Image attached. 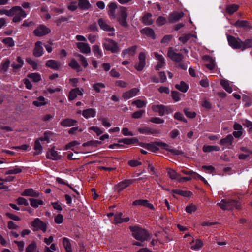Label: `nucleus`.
Listing matches in <instances>:
<instances>
[{
	"label": "nucleus",
	"instance_id": "nucleus-1",
	"mask_svg": "<svg viewBox=\"0 0 252 252\" xmlns=\"http://www.w3.org/2000/svg\"><path fill=\"white\" fill-rule=\"evenodd\" d=\"M129 229L132 232V236L138 241L142 242L150 239L149 232L145 229L138 226H130Z\"/></svg>",
	"mask_w": 252,
	"mask_h": 252
},
{
	"label": "nucleus",
	"instance_id": "nucleus-10",
	"mask_svg": "<svg viewBox=\"0 0 252 252\" xmlns=\"http://www.w3.org/2000/svg\"><path fill=\"white\" fill-rule=\"evenodd\" d=\"M184 16V13L183 12H174L171 13L168 18V20L169 23H174L179 21Z\"/></svg>",
	"mask_w": 252,
	"mask_h": 252
},
{
	"label": "nucleus",
	"instance_id": "nucleus-46",
	"mask_svg": "<svg viewBox=\"0 0 252 252\" xmlns=\"http://www.w3.org/2000/svg\"><path fill=\"white\" fill-rule=\"evenodd\" d=\"M39 140H40L39 139H36L35 140V141L34 142V149L35 150H36V151L38 150L39 151H38V152L36 151V152H34L33 155H36L39 154L42 149V147L40 143Z\"/></svg>",
	"mask_w": 252,
	"mask_h": 252
},
{
	"label": "nucleus",
	"instance_id": "nucleus-31",
	"mask_svg": "<svg viewBox=\"0 0 252 252\" xmlns=\"http://www.w3.org/2000/svg\"><path fill=\"white\" fill-rule=\"evenodd\" d=\"M63 244L66 252H72L71 244L68 238L63 237Z\"/></svg>",
	"mask_w": 252,
	"mask_h": 252
},
{
	"label": "nucleus",
	"instance_id": "nucleus-40",
	"mask_svg": "<svg viewBox=\"0 0 252 252\" xmlns=\"http://www.w3.org/2000/svg\"><path fill=\"white\" fill-rule=\"evenodd\" d=\"M167 171L169 177L171 180H175L180 176V174L171 168H168Z\"/></svg>",
	"mask_w": 252,
	"mask_h": 252
},
{
	"label": "nucleus",
	"instance_id": "nucleus-49",
	"mask_svg": "<svg viewBox=\"0 0 252 252\" xmlns=\"http://www.w3.org/2000/svg\"><path fill=\"white\" fill-rule=\"evenodd\" d=\"M92 87L96 93H100V88H104L105 85L103 83H97L94 84Z\"/></svg>",
	"mask_w": 252,
	"mask_h": 252
},
{
	"label": "nucleus",
	"instance_id": "nucleus-23",
	"mask_svg": "<svg viewBox=\"0 0 252 252\" xmlns=\"http://www.w3.org/2000/svg\"><path fill=\"white\" fill-rule=\"evenodd\" d=\"M77 123V121L75 120L69 118H66L63 120L61 122L60 125L63 126L67 127L75 126L76 125Z\"/></svg>",
	"mask_w": 252,
	"mask_h": 252
},
{
	"label": "nucleus",
	"instance_id": "nucleus-25",
	"mask_svg": "<svg viewBox=\"0 0 252 252\" xmlns=\"http://www.w3.org/2000/svg\"><path fill=\"white\" fill-rule=\"evenodd\" d=\"M140 32L142 34H145L147 36L149 37H151L153 39H155L156 38V35L154 32V30L149 27H146L144 29H142Z\"/></svg>",
	"mask_w": 252,
	"mask_h": 252
},
{
	"label": "nucleus",
	"instance_id": "nucleus-6",
	"mask_svg": "<svg viewBox=\"0 0 252 252\" xmlns=\"http://www.w3.org/2000/svg\"><path fill=\"white\" fill-rule=\"evenodd\" d=\"M51 30L44 25H40L33 31L35 35L41 37L50 33Z\"/></svg>",
	"mask_w": 252,
	"mask_h": 252
},
{
	"label": "nucleus",
	"instance_id": "nucleus-41",
	"mask_svg": "<svg viewBox=\"0 0 252 252\" xmlns=\"http://www.w3.org/2000/svg\"><path fill=\"white\" fill-rule=\"evenodd\" d=\"M69 66L72 69H75L77 72L81 71V67L78 62L74 59H72L69 63Z\"/></svg>",
	"mask_w": 252,
	"mask_h": 252
},
{
	"label": "nucleus",
	"instance_id": "nucleus-14",
	"mask_svg": "<svg viewBox=\"0 0 252 252\" xmlns=\"http://www.w3.org/2000/svg\"><path fill=\"white\" fill-rule=\"evenodd\" d=\"M14 15H15L13 17L12 21L15 23L21 21L22 18H25L27 16L25 11L21 7L20 9L16 10V13Z\"/></svg>",
	"mask_w": 252,
	"mask_h": 252
},
{
	"label": "nucleus",
	"instance_id": "nucleus-16",
	"mask_svg": "<svg viewBox=\"0 0 252 252\" xmlns=\"http://www.w3.org/2000/svg\"><path fill=\"white\" fill-rule=\"evenodd\" d=\"M139 92V89L136 88H134L128 91L124 92L123 94V97L124 99H128L134 96Z\"/></svg>",
	"mask_w": 252,
	"mask_h": 252
},
{
	"label": "nucleus",
	"instance_id": "nucleus-20",
	"mask_svg": "<svg viewBox=\"0 0 252 252\" xmlns=\"http://www.w3.org/2000/svg\"><path fill=\"white\" fill-rule=\"evenodd\" d=\"M98 24L100 28L104 31L108 32L114 31V28L113 27H111L102 18L98 19Z\"/></svg>",
	"mask_w": 252,
	"mask_h": 252
},
{
	"label": "nucleus",
	"instance_id": "nucleus-19",
	"mask_svg": "<svg viewBox=\"0 0 252 252\" xmlns=\"http://www.w3.org/2000/svg\"><path fill=\"white\" fill-rule=\"evenodd\" d=\"M233 25L237 28L252 29V26H251L250 22L246 20H238L233 24Z\"/></svg>",
	"mask_w": 252,
	"mask_h": 252
},
{
	"label": "nucleus",
	"instance_id": "nucleus-5",
	"mask_svg": "<svg viewBox=\"0 0 252 252\" xmlns=\"http://www.w3.org/2000/svg\"><path fill=\"white\" fill-rule=\"evenodd\" d=\"M32 226L34 228V230H42L45 232L47 230V225L39 218H36L31 222Z\"/></svg>",
	"mask_w": 252,
	"mask_h": 252
},
{
	"label": "nucleus",
	"instance_id": "nucleus-62",
	"mask_svg": "<svg viewBox=\"0 0 252 252\" xmlns=\"http://www.w3.org/2000/svg\"><path fill=\"white\" fill-rule=\"evenodd\" d=\"M217 205L223 210H228L226 199L221 200L220 202L217 203Z\"/></svg>",
	"mask_w": 252,
	"mask_h": 252
},
{
	"label": "nucleus",
	"instance_id": "nucleus-48",
	"mask_svg": "<svg viewBox=\"0 0 252 252\" xmlns=\"http://www.w3.org/2000/svg\"><path fill=\"white\" fill-rule=\"evenodd\" d=\"M157 142H155L154 143H148V145H147V149L153 152H156L157 151H158V145H157Z\"/></svg>",
	"mask_w": 252,
	"mask_h": 252
},
{
	"label": "nucleus",
	"instance_id": "nucleus-22",
	"mask_svg": "<svg viewBox=\"0 0 252 252\" xmlns=\"http://www.w3.org/2000/svg\"><path fill=\"white\" fill-rule=\"evenodd\" d=\"M228 210L233 209L235 208L237 209L241 208L240 203L236 200L226 199Z\"/></svg>",
	"mask_w": 252,
	"mask_h": 252
},
{
	"label": "nucleus",
	"instance_id": "nucleus-8",
	"mask_svg": "<svg viewBox=\"0 0 252 252\" xmlns=\"http://www.w3.org/2000/svg\"><path fill=\"white\" fill-rule=\"evenodd\" d=\"M146 55L144 52H140L138 55L139 62L134 65L135 68L138 71H142L145 66Z\"/></svg>",
	"mask_w": 252,
	"mask_h": 252
},
{
	"label": "nucleus",
	"instance_id": "nucleus-56",
	"mask_svg": "<svg viewBox=\"0 0 252 252\" xmlns=\"http://www.w3.org/2000/svg\"><path fill=\"white\" fill-rule=\"evenodd\" d=\"M183 111L186 116L188 118L193 119L196 116V113L195 112L189 111V108H184Z\"/></svg>",
	"mask_w": 252,
	"mask_h": 252
},
{
	"label": "nucleus",
	"instance_id": "nucleus-33",
	"mask_svg": "<svg viewBox=\"0 0 252 252\" xmlns=\"http://www.w3.org/2000/svg\"><path fill=\"white\" fill-rule=\"evenodd\" d=\"M78 6L82 10H87L91 7V4L88 0H78Z\"/></svg>",
	"mask_w": 252,
	"mask_h": 252
},
{
	"label": "nucleus",
	"instance_id": "nucleus-51",
	"mask_svg": "<svg viewBox=\"0 0 252 252\" xmlns=\"http://www.w3.org/2000/svg\"><path fill=\"white\" fill-rule=\"evenodd\" d=\"M37 248L35 241H32L26 248V252H34Z\"/></svg>",
	"mask_w": 252,
	"mask_h": 252
},
{
	"label": "nucleus",
	"instance_id": "nucleus-13",
	"mask_svg": "<svg viewBox=\"0 0 252 252\" xmlns=\"http://www.w3.org/2000/svg\"><path fill=\"white\" fill-rule=\"evenodd\" d=\"M46 158L48 159L58 160L61 158V156L59 155L57 151H55L54 148H51L47 152Z\"/></svg>",
	"mask_w": 252,
	"mask_h": 252
},
{
	"label": "nucleus",
	"instance_id": "nucleus-61",
	"mask_svg": "<svg viewBox=\"0 0 252 252\" xmlns=\"http://www.w3.org/2000/svg\"><path fill=\"white\" fill-rule=\"evenodd\" d=\"M22 171V169L20 167H16L15 168L13 169H10L8 171H7L5 172V175H9V174H18L20 173Z\"/></svg>",
	"mask_w": 252,
	"mask_h": 252
},
{
	"label": "nucleus",
	"instance_id": "nucleus-24",
	"mask_svg": "<svg viewBox=\"0 0 252 252\" xmlns=\"http://www.w3.org/2000/svg\"><path fill=\"white\" fill-rule=\"evenodd\" d=\"M203 59L209 62V63L206 64V67L210 70H212L215 68L214 60L209 55H205L203 57Z\"/></svg>",
	"mask_w": 252,
	"mask_h": 252
},
{
	"label": "nucleus",
	"instance_id": "nucleus-9",
	"mask_svg": "<svg viewBox=\"0 0 252 252\" xmlns=\"http://www.w3.org/2000/svg\"><path fill=\"white\" fill-rule=\"evenodd\" d=\"M134 181V180L132 179H127L125 180L122 182H121L115 186V189L117 191L118 193H120L124 189L126 188V187H128L130 185L132 184Z\"/></svg>",
	"mask_w": 252,
	"mask_h": 252
},
{
	"label": "nucleus",
	"instance_id": "nucleus-45",
	"mask_svg": "<svg viewBox=\"0 0 252 252\" xmlns=\"http://www.w3.org/2000/svg\"><path fill=\"white\" fill-rule=\"evenodd\" d=\"M29 200L31 203V205L34 208H37L39 205H41L43 204V202L41 200L30 198Z\"/></svg>",
	"mask_w": 252,
	"mask_h": 252
},
{
	"label": "nucleus",
	"instance_id": "nucleus-26",
	"mask_svg": "<svg viewBox=\"0 0 252 252\" xmlns=\"http://www.w3.org/2000/svg\"><path fill=\"white\" fill-rule=\"evenodd\" d=\"M108 15L111 19H115L116 18L115 15V10L117 8V5L115 2L110 3L109 5Z\"/></svg>",
	"mask_w": 252,
	"mask_h": 252
},
{
	"label": "nucleus",
	"instance_id": "nucleus-47",
	"mask_svg": "<svg viewBox=\"0 0 252 252\" xmlns=\"http://www.w3.org/2000/svg\"><path fill=\"white\" fill-rule=\"evenodd\" d=\"M79 91V88L71 89L69 92L68 99L69 101L74 100L77 96V91Z\"/></svg>",
	"mask_w": 252,
	"mask_h": 252
},
{
	"label": "nucleus",
	"instance_id": "nucleus-52",
	"mask_svg": "<svg viewBox=\"0 0 252 252\" xmlns=\"http://www.w3.org/2000/svg\"><path fill=\"white\" fill-rule=\"evenodd\" d=\"M93 51L94 55L97 57L100 58L102 56V53L98 45H94L93 46Z\"/></svg>",
	"mask_w": 252,
	"mask_h": 252
},
{
	"label": "nucleus",
	"instance_id": "nucleus-64",
	"mask_svg": "<svg viewBox=\"0 0 252 252\" xmlns=\"http://www.w3.org/2000/svg\"><path fill=\"white\" fill-rule=\"evenodd\" d=\"M166 19L163 16H159L156 20V23L158 26H161L165 24Z\"/></svg>",
	"mask_w": 252,
	"mask_h": 252
},
{
	"label": "nucleus",
	"instance_id": "nucleus-37",
	"mask_svg": "<svg viewBox=\"0 0 252 252\" xmlns=\"http://www.w3.org/2000/svg\"><path fill=\"white\" fill-rule=\"evenodd\" d=\"M252 47V38L247 39L244 41H241V50L243 51L247 48Z\"/></svg>",
	"mask_w": 252,
	"mask_h": 252
},
{
	"label": "nucleus",
	"instance_id": "nucleus-11",
	"mask_svg": "<svg viewBox=\"0 0 252 252\" xmlns=\"http://www.w3.org/2000/svg\"><path fill=\"white\" fill-rule=\"evenodd\" d=\"M41 41H37L35 44V47L33 51V55L36 57H39L43 55V49L41 46Z\"/></svg>",
	"mask_w": 252,
	"mask_h": 252
},
{
	"label": "nucleus",
	"instance_id": "nucleus-36",
	"mask_svg": "<svg viewBox=\"0 0 252 252\" xmlns=\"http://www.w3.org/2000/svg\"><path fill=\"white\" fill-rule=\"evenodd\" d=\"M172 192L184 197H190L192 195V193L190 191H183L180 189H173Z\"/></svg>",
	"mask_w": 252,
	"mask_h": 252
},
{
	"label": "nucleus",
	"instance_id": "nucleus-4",
	"mask_svg": "<svg viewBox=\"0 0 252 252\" xmlns=\"http://www.w3.org/2000/svg\"><path fill=\"white\" fill-rule=\"evenodd\" d=\"M167 56L175 63H180L184 59L182 54L176 53L172 47H169L168 50Z\"/></svg>",
	"mask_w": 252,
	"mask_h": 252
},
{
	"label": "nucleus",
	"instance_id": "nucleus-63",
	"mask_svg": "<svg viewBox=\"0 0 252 252\" xmlns=\"http://www.w3.org/2000/svg\"><path fill=\"white\" fill-rule=\"evenodd\" d=\"M203 242L200 239H197L195 244L191 246V249L194 250H198L203 246Z\"/></svg>",
	"mask_w": 252,
	"mask_h": 252
},
{
	"label": "nucleus",
	"instance_id": "nucleus-42",
	"mask_svg": "<svg viewBox=\"0 0 252 252\" xmlns=\"http://www.w3.org/2000/svg\"><path fill=\"white\" fill-rule=\"evenodd\" d=\"M27 77L34 82H38L41 80V76L37 73H32L28 74Z\"/></svg>",
	"mask_w": 252,
	"mask_h": 252
},
{
	"label": "nucleus",
	"instance_id": "nucleus-30",
	"mask_svg": "<svg viewBox=\"0 0 252 252\" xmlns=\"http://www.w3.org/2000/svg\"><path fill=\"white\" fill-rule=\"evenodd\" d=\"M10 64V61L9 59H6L4 62L1 63V65L0 66V72L4 74L5 73L9 67Z\"/></svg>",
	"mask_w": 252,
	"mask_h": 252
},
{
	"label": "nucleus",
	"instance_id": "nucleus-54",
	"mask_svg": "<svg viewBox=\"0 0 252 252\" xmlns=\"http://www.w3.org/2000/svg\"><path fill=\"white\" fill-rule=\"evenodd\" d=\"M182 94L178 91H171V96L175 102H177L180 100L181 98L180 96Z\"/></svg>",
	"mask_w": 252,
	"mask_h": 252
},
{
	"label": "nucleus",
	"instance_id": "nucleus-44",
	"mask_svg": "<svg viewBox=\"0 0 252 252\" xmlns=\"http://www.w3.org/2000/svg\"><path fill=\"white\" fill-rule=\"evenodd\" d=\"M33 105L37 107H40L46 104L45 101V98L43 96H39L37 100H35L33 102Z\"/></svg>",
	"mask_w": 252,
	"mask_h": 252
},
{
	"label": "nucleus",
	"instance_id": "nucleus-3",
	"mask_svg": "<svg viewBox=\"0 0 252 252\" xmlns=\"http://www.w3.org/2000/svg\"><path fill=\"white\" fill-rule=\"evenodd\" d=\"M103 46L105 50L111 51L113 53H117L120 50L117 42L110 38L105 39V41L103 43Z\"/></svg>",
	"mask_w": 252,
	"mask_h": 252
},
{
	"label": "nucleus",
	"instance_id": "nucleus-15",
	"mask_svg": "<svg viewBox=\"0 0 252 252\" xmlns=\"http://www.w3.org/2000/svg\"><path fill=\"white\" fill-rule=\"evenodd\" d=\"M154 56L155 58L158 60V62L156 66L155 67V69L156 70H159L160 68L163 67V66L165 64V62L164 58L161 55L158 54L157 52L154 53Z\"/></svg>",
	"mask_w": 252,
	"mask_h": 252
},
{
	"label": "nucleus",
	"instance_id": "nucleus-7",
	"mask_svg": "<svg viewBox=\"0 0 252 252\" xmlns=\"http://www.w3.org/2000/svg\"><path fill=\"white\" fill-rule=\"evenodd\" d=\"M227 40L229 45L233 49H237L241 48V40L232 35H228Z\"/></svg>",
	"mask_w": 252,
	"mask_h": 252
},
{
	"label": "nucleus",
	"instance_id": "nucleus-32",
	"mask_svg": "<svg viewBox=\"0 0 252 252\" xmlns=\"http://www.w3.org/2000/svg\"><path fill=\"white\" fill-rule=\"evenodd\" d=\"M119 143H123L124 144L127 145H130L138 142V140L136 138H125L124 139H119L118 140Z\"/></svg>",
	"mask_w": 252,
	"mask_h": 252
},
{
	"label": "nucleus",
	"instance_id": "nucleus-18",
	"mask_svg": "<svg viewBox=\"0 0 252 252\" xmlns=\"http://www.w3.org/2000/svg\"><path fill=\"white\" fill-rule=\"evenodd\" d=\"M233 140L234 138L232 135L229 134L226 137L221 139L220 141V144L229 148V146L232 145Z\"/></svg>",
	"mask_w": 252,
	"mask_h": 252
},
{
	"label": "nucleus",
	"instance_id": "nucleus-58",
	"mask_svg": "<svg viewBox=\"0 0 252 252\" xmlns=\"http://www.w3.org/2000/svg\"><path fill=\"white\" fill-rule=\"evenodd\" d=\"M2 42L10 47L14 46V41L11 37H7L3 39Z\"/></svg>",
	"mask_w": 252,
	"mask_h": 252
},
{
	"label": "nucleus",
	"instance_id": "nucleus-21",
	"mask_svg": "<svg viewBox=\"0 0 252 252\" xmlns=\"http://www.w3.org/2000/svg\"><path fill=\"white\" fill-rule=\"evenodd\" d=\"M77 47L80 50V52L88 54L91 52V49L89 45L84 42H78L77 43Z\"/></svg>",
	"mask_w": 252,
	"mask_h": 252
},
{
	"label": "nucleus",
	"instance_id": "nucleus-39",
	"mask_svg": "<svg viewBox=\"0 0 252 252\" xmlns=\"http://www.w3.org/2000/svg\"><path fill=\"white\" fill-rule=\"evenodd\" d=\"M202 150L204 152L207 153L213 151H219L220 150V148L218 146L204 145L203 147Z\"/></svg>",
	"mask_w": 252,
	"mask_h": 252
},
{
	"label": "nucleus",
	"instance_id": "nucleus-59",
	"mask_svg": "<svg viewBox=\"0 0 252 252\" xmlns=\"http://www.w3.org/2000/svg\"><path fill=\"white\" fill-rule=\"evenodd\" d=\"M174 119L184 122V123H187V120L184 117L183 115L180 112H176L174 115Z\"/></svg>",
	"mask_w": 252,
	"mask_h": 252
},
{
	"label": "nucleus",
	"instance_id": "nucleus-55",
	"mask_svg": "<svg viewBox=\"0 0 252 252\" xmlns=\"http://www.w3.org/2000/svg\"><path fill=\"white\" fill-rule=\"evenodd\" d=\"M56 181L59 183V184H63V185H66L67 186V187H69L74 192H75L78 195H79V192L75 189H74L73 187H72L69 184H68L67 183H66L64 181H63V179H62L61 178H56Z\"/></svg>",
	"mask_w": 252,
	"mask_h": 252
},
{
	"label": "nucleus",
	"instance_id": "nucleus-60",
	"mask_svg": "<svg viewBox=\"0 0 252 252\" xmlns=\"http://www.w3.org/2000/svg\"><path fill=\"white\" fill-rule=\"evenodd\" d=\"M132 105H136L137 108H140L144 107L146 105V102L144 101H142L141 100L138 99L135 101H133L132 102Z\"/></svg>",
	"mask_w": 252,
	"mask_h": 252
},
{
	"label": "nucleus",
	"instance_id": "nucleus-43",
	"mask_svg": "<svg viewBox=\"0 0 252 252\" xmlns=\"http://www.w3.org/2000/svg\"><path fill=\"white\" fill-rule=\"evenodd\" d=\"M220 84L228 93H231L232 92V88L230 86L228 81L225 80H221L220 81Z\"/></svg>",
	"mask_w": 252,
	"mask_h": 252
},
{
	"label": "nucleus",
	"instance_id": "nucleus-12",
	"mask_svg": "<svg viewBox=\"0 0 252 252\" xmlns=\"http://www.w3.org/2000/svg\"><path fill=\"white\" fill-rule=\"evenodd\" d=\"M46 67L54 70H58L61 67V63L54 60H48L45 64Z\"/></svg>",
	"mask_w": 252,
	"mask_h": 252
},
{
	"label": "nucleus",
	"instance_id": "nucleus-50",
	"mask_svg": "<svg viewBox=\"0 0 252 252\" xmlns=\"http://www.w3.org/2000/svg\"><path fill=\"white\" fill-rule=\"evenodd\" d=\"M20 6H16L11 8L9 10L5 9V14L8 16H12L16 13L17 9H20Z\"/></svg>",
	"mask_w": 252,
	"mask_h": 252
},
{
	"label": "nucleus",
	"instance_id": "nucleus-53",
	"mask_svg": "<svg viewBox=\"0 0 252 252\" xmlns=\"http://www.w3.org/2000/svg\"><path fill=\"white\" fill-rule=\"evenodd\" d=\"M192 36H193V35L191 34V33L184 34L182 36H181L179 38V40L182 42L183 43L185 44Z\"/></svg>",
	"mask_w": 252,
	"mask_h": 252
},
{
	"label": "nucleus",
	"instance_id": "nucleus-35",
	"mask_svg": "<svg viewBox=\"0 0 252 252\" xmlns=\"http://www.w3.org/2000/svg\"><path fill=\"white\" fill-rule=\"evenodd\" d=\"M151 17L152 14L151 13H146L142 18V21L143 23L147 25H151L153 23V21Z\"/></svg>",
	"mask_w": 252,
	"mask_h": 252
},
{
	"label": "nucleus",
	"instance_id": "nucleus-34",
	"mask_svg": "<svg viewBox=\"0 0 252 252\" xmlns=\"http://www.w3.org/2000/svg\"><path fill=\"white\" fill-rule=\"evenodd\" d=\"M175 87L183 93H186L189 89V86L184 81H181L180 84H176Z\"/></svg>",
	"mask_w": 252,
	"mask_h": 252
},
{
	"label": "nucleus",
	"instance_id": "nucleus-57",
	"mask_svg": "<svg viewBox=\"0 0 252 252\" xmlns=\"http://www.w3.org/2000/svg\"><path fill=\"white\" fill-rule=\"evenodd\" d=\"M76 56L79 58V60L82 65L84 68H86L88 65V63L85 57L79 54H77Z\"/></svg>",
	"mask_w": 252,
	"mask_h": 252
},
{
	"label": "nucleus",
	"instance_id": "nucleus-29",
	"mask_svg": "<svg viewBox=\"0 0 252 252\" xmlns=\"http://www.w3.org/2000/svg\"><path fill=\"white\" fill-rule=\"evenodd\" d=\"M96 114L95 110L93 108H89L82 111L83 116L86 119L90 117H94Z\"/></svg>",
	"mask_w": 252,
	"mask_h": 252
},
{
	"label": "nucleus",
	"instance_id": "nucleus-27",
	"mask_svg": "<svg viewBox=\"0 0 252 252\" xmlns=\"http://www.w3.org/2000/svg\"><path fill=\"white\" fill-rule=\"evenodd\" d=\"M22 195L38 197L39 196V193L35 191L32 189H27L24 190L22 193Z\"/></svg>",
	"mask_w": 252,
	"mask_h": 252
},
{
	"label": "nucleus",
	"instance_id": "nucleus-17",
	"mask_svg": "<svg viewBox=\"0 0 252 252\" xmlns=\"http://www.w3.org/2000/svg\"><path fill=\"white\" fill-rule=\"evenodd\" d=\"M133 205L136 206V205H140L145 206L146 207H147L151 210H154V207L152 204L149 203L148 201L147 200H144V199H139V200H136L133 202Z\"/></svg>",
	"mask_w": 252,
	"mask_h": 252
},
{
	"label": "nucleus",
	"instance_id": "nucleus-28",
	"mask_svg": "<svg viewBox=\"0 0 252 252\" xmlns=\"http://www.w3.org/2000/svg\"><path fill=\"white\" fill-rule=\"evenodd\" d=\"M165 106L162 104L154 105L152 107V110L156 112H158L160 116L164 115V109Z\"/></svg>",
	"mask_w": 252,
	"mask_h": 252
},
{
	"label": "nucleus",
	"instance_id": "nucleus-38",
	"mask_svg": "<svg viewBox=\"0 0 252 252\" xmlns=\"http://www.w3.org/2000/svg\"><path fill=\"white\" fill-rule=\"evenodd\" d=\"M239 8V5L232 4L228 5L226 8V11L230 15H232L235 12L237 11Z\"/></svg>",
	"mask_w": 252,
	"mask_h": 252
},
{
	"label": "nucleus",
	"instance_id": "nucleus-2",
	"mask_svg": "<svg viewBox=\"0 0 252 252\" xmlns=\"http://www.w3.org/2000/svg\"><path fill=\"white\" fill-rule=\"evenodd\" d=\"M127 11V9L126 7L120 6L117 17V21L120 25L125 28H127L128 26V24L126 21V19L128 16Z\"/></svg>",
	"mask_w": 252,
	"mask_h": 252
}]
</instances>
